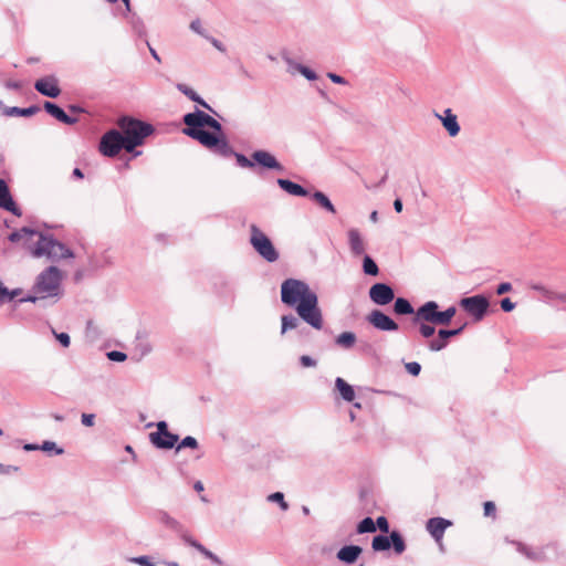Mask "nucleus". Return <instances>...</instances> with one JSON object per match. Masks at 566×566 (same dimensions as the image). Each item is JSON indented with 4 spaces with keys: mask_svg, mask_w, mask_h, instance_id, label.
Listing matches in <instances>:
<instances>
[{
    "mask_svg": "<svg viewBox=\"0 0 566 566\" xmlns=\"http://www.w3.org/2000/svg\"><path fill=\"white\" fill-rule=\"evenodd\" d=\"M281 302L294 307L302 321L319 331L323 328V314L317 294L310 285L297 279H286L281 284Z\"/></svg>",
    "mask_w": 566,
    "mask_h": 566,
    "instance_id": "f257e3e1",
    "label": "nucleus"
},
{
    "mask_svg": "<svg viewBox=\"0 0 566 566\" xmlns=\"http://www.w3.org/2000/svg\"><path fill=\"white\" fill-rule=\"evenodd\" d=\"M184 134L198 140L206 148L228 157L232 154V147L222 133L221 124L207 113L196 109L184 116Z\"/></svg>",
    "mask_w": 566,
    "mask_h": 566,
    "instance_id": "f03ea898",
    "label": "nucleus"
},
{
    "mask_svg": "<svg viewBox=\"0 0 566 566\" xmlns=\"http://www.w3.org/2000/svg\"><path fill=\"white\" fill-rule=\"evenodd\" d=\"M11 242H22L25 249L34 258L45 256L52 262L62 259L73 258L74 254L65 244L55 240L51 235H44L41 232L22 228L9 235Z\"/></svg>",
    "mask_w": 566,
    "mask_h": 566,
    "instance_id": "7ed1b4c3",
    "label": "nucleus"
},
{
    "mask_svg": "<svg viewBox=\"0 0 566 566\" xmlns=\"http://www.w3.org/2000/svg\"><path fill=\"white\" fill-rule=\"evenodd\" d=\"M62 280L63 273L59 268L51 265L44 269L35 279L33 294L21 298L20 302L36 303L44 300L57 302L63 295Z\"/></svg>",
    "mask_w": 566,
    "mask_h": 566,
    "instance_id": "20e7f679",
    "label": "nucleus"
},
{
    "mask_svg": "<svg viewBox=\"0 0 566 566\" xmlns=\"http://www.w3.org/2000/svg\"><path fill=\"white\" fill-rule=\"evenodd\" d=\"M117 125L127 144L126 151L128 153L134 151L136 147L143 145L145 138L154 133V127L150 124L130 116L120 117Z\"/></svg>",
    "mask_w": 566,
    "mask_h": 566,
    "instance_id": "39448f33",
    "label": "nucleus"
},
{
    "mask_svg": "<svg viewBox=\"0 0 566 566\" xmlns=\"http://www.w3.org/2000/svg\"><path fill=\"white\" fill-rule=\"evenodd\" d=\"M158 521L163 525L168 527L169 530L175 531L176 533H178L180 538L186 544H188L191 547H193L195 549H197L201 555H203L206 558L211 560L213 564H216L218 566H222L223 565L222 560L214 553H212L211 551L206 548L201 543H199L197 539H195L189 534V532L184 527V525L178 520L172 517L169 513H167L166 511H159L158 512Z\"/></svg>",
    "mask_w": 566,
    "mask_h": 566,
    "instance_id": "423d86ee",
    "label": "nucleus"
},
{
    "mask_svg": "<svg viewBox=\"0 0 566 566\" xmlns=\"http://www.w3.org/2000/svg\"><path fill=\"white\" fill-rule=\"evenodd\" d=\"M249 242L254 251L266 262L274 263L280 259V253L271 239L254 223L249 227Z\"/></svg>",
    "mask_w": 566,
    "mask_h": 566,
    "instance_id": "0eeeda50",
    "label": "nucleus"
},
{
    "mask_svg": "<svg viewBox=\"0 0 566 566\" xmlns=\"http://www.w3.org/2000/svg\"><path fill=\"white\" fill-rule=\"evenodd\" d=\"M459 305L464 312L472 316L475 322H480L486 315L490 302L484 295L478 294L461 298Z\"/></svg>",
    "mask_w": 566,
    "mask_h": 566,
    "instance_id": "6e6552de",
    "label": "nucleus"
},
{
    "mask_svg": "<svg viewBox=\"0 0 566 566\" xmlns=\"http://www.w3.org/2000/svg\"><path fill=\"white\" fill-rule=\"evenodd\" d=\"M126 147L122 133L116 129L105 133L99 142V151L106 157H115L122 149L126 150Z\"/></svg>",
    "mask_w": 566,
    "mask_h": 566,
    "instance_id": "1a4fd4ad",
    "label": "nucleus"
},
{
    "mask_svg": "<svg viewBox=\"0 0 566 566\" xmlns=\"http://www.w3.org/2000/svg\"><path fill=\"white\" fill-rule=\"evenodd\" d=\"M392 546L396 554L400 555L406 551V544L401 534L392 531L389 536L376 535L373 538L371 547L376 552L387 551Z\"/></svg>",
    "mask_w": 566,
    "mask_h": 566,
    "instance_id": "9d476101",
    "label": "nucleus"
},
{
    "mask_svg": "<svg viewBox=\"0 0 566 566\" xmlns=\"http://www.w3.org/2000/svg\"><path fill=\"white\" fill-rule=\"evenodd\" d=\"M369 298L376 305L385 306L395 300L394 289L387 283H375L368 292Z\"/></svg>",
    "mask_w": 566,
    "mask_h": 566,
    "instance_id": "9b49d317",
    "label": "nucleus"
},
{
    "mask_svg": "<svg viewBox=\"0 0 566 566\" xmlns=\"http://www.w3.org/2000/svg\"><path fill=\"white\" fill-rule=\"evenodd\" d=\"M367 321L375 328L382 332H396L398 331V324L388 315L379 310H374L367 316Z\"/></svg>",
    "mask_w": 566,
    "mask_h": 566,
    "instance_id": "f8f14e48",
    "label": "nucleus"
},
{
    "mask_svg": "<svg viewBox=\"0 0 566 566\" xmlns=\"http://www.w3.org/2000/svg\"><path fill=\"white\" fill-rule=\"evenodd\" d=\"M34 88L42 95L55 98L61 94L59 80L54 75H48L34 83Z\"/></svg>",
    "mask_w": 566,
    "mask_h": 566,
    "instance_id": "ddd939ff",
    "label": "nucleus"
},
{
    "mask_svg": "<svg viewBox=\"0 0 566 566\" xmlns=\"http://www.w3.org/2000/svg\"><path fill=\"white\" fill-rule=\"evenodd\" d=\"M452 525V522L443 517H431L426 523V530L431 537L440 544L444 532Z\"/></svg>",
    "mask_w": 566,
    "mask_h": 566,
    "instance_id": "4468645a",
    "label": "nucleus"
},
{
    "mask_svg": "<svg viewBox=\"0 0 566 566\" xmlns=\"http://www.w3.org/2000/svg\"><path fill=\"white\" fill-rule=\"evenodd\" d=\"M251 158L254 160V165L258 164L263 168L283 171L284 167L279 163L274 155L266 150H255L252 153Z\"/></svg>",
    "mask_w": 566,
    "mask_h": 566,
    "instance_id": "2eb2a0df",
    "label": "nucleus"
},
{
    "mask_svg": "<svg viewBox=\"0 0 566 566\" xmlns=\"http://www.w3.org/2000/svg\"><path fill=\"white\" fill-rule=\"evenodd\" d=\"M438 307H439V305L434 301H429V302L424 303L416 312V316L413 317V323H419L420 321H424L427 323L434 324L437 314L439 312Z\"/></svg>",
    "mask_w": 566,
    "mask_h": 566,
    "instance_id": "dca6fc26",
    "label": "nucleus"
},
{
    "mask_svg": "<svg viewBox=\"0 0 566 566\" xmlns=\"http://www.w3.org/2000/svg\"><path fill=\"white\" fill-rule=\"evenodd\" d=\"M348 244L350 252L354 256H359L365 253L366 244L358 229L352 228L347 232Z\"/></svg>",
    "mask_w": 566,
    "mask_h": 566,
    "instance_id": "f3484780",
    "label": "nucleus"
},
{
    "mask_svg": "<svg viewBox=\"0 0 566 566\" xmlns=\"http://www.w3.org/2000/svg\"><path fill=\"white\" fill-rule=\"evenodd\" d=\"M0 208L10 211L15 216L21 214L10 195L9 187L3 179H0Z\"/></svg>",
    "mask_w": 566,
    "mask_h": 566,
    "instance_id": "a211bd4d",
    "label": "nucleus"
},
{
    "mask_svg": "<svg viewBox=\"0 0 566 566\" xmlns=\"http://www.w3.org/2000/svg\"><path fill=\"white\" fill-rule=\"evenodd\" d=\"M0 111L2 114L8 117L12 116H23L30 117L40 112V107L38 105H32L25 108L17 107V106H6L2 102H0Z\"/></svg>",
    "mask_w": 566,
    "mask_h": 566,
    "instance_id": "6ab92c4d",
    "label": "nucleus"
},
{
    "mask_svg": "<svg viewBox=\"0 0 566 566\" xmlns=\"http://www.w3.org/2000/svg\"><path fill=\"white\" fill-rule=\"evenodd\" d=\"M43 108L59 122L73 125L77 122V118L69 116L59 105L52 102H44Z\"/></svg>",
    "mask_w": 566,
    "mask_h": 566,
    "instance_id": "aec40b11",
    "label": "nucleus"
},
{
    "mask_svg": "<svg viewBox=\"0 0 566 566\" xmlns=\"http://www.w3.org/2000/svg\"><path fill=\"white\" fill-rule=\"evenodd\" d=\"M443 114V116L439 114H436V116L442 122L443 127L447 129L451 137L457 136L460 133V125L458 123L457 116L450 108H447Z\"/></svg>",
    "mask_w": 566,
    "mask_h": 566,
    "instance_id": "412c9836",
    "label": "nucleus"
},
{
    "mask_svg": "<svg viewBox=\"0 0 566 566\" xmlns=\"http://www.w3.org/2000/svg\"><path fill=\"white\" fill-rule=\"evenodd\" d=\"M361 547L357 545H348L342 547L337 553V558L346 564H353L361 554Z\"/></svg>",
    "mask_w": 566,
    "mask_h": 566,
    "instance_id": "4be33fe9",
    "label": "nucleus"
},
{
    "mask_svg": "<svg viewBox=\"0 0 566 566\" xmlns=\"http://www.w3.org/2000/svg\"><path fill=\"white\" fill-rule=\"evenodd\" d=\"M276 182L281 189H283L284 191H286L287 193H290L292 196L305 197L308 195L307 190L304 187H302L301 185L295 184L289 179L280 178V179H277Z\"/></svg>",
    "mask_w": 566,
    "mask_h": 566,
    "instance_id": "5701e85b",
    "label": "nucleus"
},
{
    "mask_svg": "<svg viewBox=\"0 0 566 566\" xmlns=\"http://www.w3.org/2000/svg\"><path fill=\"white\" fill-rule=\"evenodd\" d=\"M179 437L170 431L163 433V436H159V441L151 440V444L155 446L157 449H172L175 444L177 443Z\"/></svg>",
    "mask_w": 566,
    "mask_h": 566,
    "instance_id": "b1692460",
    "label": "nucleus"
},
{
    "mask_svg": "<svg viewBox=\"0 0 566 566\" xmlns=\"http://www.w3.org/2000/svg\"><path fill=\"white\" fill-rule=\"evenodd\" d=\"M335 387L345 401L350 402L355 399L354 388L349 384H347L343 378H336Z\"/></svg>",
    "mask_w": 566,
    "mask_h": 566,
    "instance_id": "393cba45",
    "label": "nucleus"
},
{
    "mask_svg": "<svg viewBox=\"0 0 566 566\" xmlns=\"http://www.w3.org/2000/svg\"><path fill=\"white\" fill-rule=\"evenodd\" d=\"M300 316L293 314L283 315L281 317V335L286 334L289 331L296 329L300 326Z\"/></svg>",
    "mask_w": 566,
    "mask_h": 566,
    "instance_id": "a878e982",
    "label": "nucleus"
},
{
    "mask_svg": "<svg viewBox=\"0 0 566 566\" xmlns=\"http://www.w3.org/2000/svg\"><path fill=\"white\" fill-rule=\"evenodd\" d=\"M394 312L397 315H410L413 314L415 310L407 298L398 297L394 303Z\"/></svg>",
    "mask_w": 566,
    "mask_h": 566,
    "instance_id": "bb28decb",
    "label": "nucleus"
},
{
    "mask_svg": "<svg viewBox=\"0 0 566 566\" xmlns=\"http://www.w3.org/2000/svg\"><path fill=\"white\" fill-rule=\"evenodd\" d=\"M356 343V335L353 332H343L335 338V344L342 348L349 349Z\"/></svg>",
    "mask_w": 566,
    "mask_h": 566,
    "instance_id": "cd10ccee",
    "label": "nucleus"
},
{
    "mask_svg": "<svg viewBox=\"0 0 566 566\" xmlns=\"http://www.w3.org/2000/svg\"><path fill=\"white\" fill-rule=\"evenodd\" d=\"M312 199L317 205H319L322 208L326 209L328 212H331V213H335L336 212V209H335L334 205L332 203V201L328 199V197L324 192L315 191L312 195Z\"/></svg>",
    "mask_w": 566,
    "mask_h": 566,
    "instance_id": "c85d7f7f",
    "label": "nucleus"
},
{
    "mask_svg": "<svg viewBox=\"0 0 566 566\" xmlns=\"http://www.w3.org/2000/svg\"><path fill=\"white\" fill-rule=\"evenodd\" d=\"M127 19H128V23L130 24V27L135 33H137L139 36L145 35L146 28H145L143 19L138 14H136V13L127 14Z\"/></svg>",
    "mask_w": 566,
    "mask_h": 566,
    "instance_id": "c756f323",
    "label": "nucleus"
},
{
    "mask_svg": "<svg viewBox=\"0 0 566 566\" xmlns=\"http://www.w3.org/2000/svg\"><path fill=\"white\" fill-rule=\"evenodd\" d=\"M516 546H517V551L521 554L525 555L531 560L537 562V560H542L544 557L543 551H541V549L534 551L531 547H528L522 543H517Z\"/></svg>",
    "mask_w": 566,
    "mask_h": 566,
    "instance_id": "7c9ffc66",
    "label": "nucleus"
},
{
    "mask_svg": "<svg viewBox=\"0 0 566 566\" xmlns=\"http://www.w3.org/2000/svg\"><path fill=\"white\" fill-rule=\"evenodd\" d=\"M457 310L454 306L448 307L446 311L438 312L434 324L448 325L452 317L455 315Z\"/></svg>",
    "mask_w": 566,
    "mask_h": 566,
    "instance_id": "2f4dec72",
    "label": "nucleus"
},
{
    "mask_svg": "<svg viewBox=\"0 0 566 566\" xmlns=\"http://www.w3.org/2000/svg\"><path fill=\"white\" fill-rule=\"evenodd\" d=\"M363 271L366 275L376 276L379 273L378 265L371 256L365 255L363 259Z\"/></svg>",
    "mask_w": 566,
    "mask_h": 566,
    "instance_id": "473e14b6",
    "label": "nucleus"
},
{
    "mask_svg": "<svg viewBox=\"0 0 566 566\" xmlns=\"http://www.w3.org/2000/svg\"><path fill=\"white\" fill-rule=\"evenodd\" d=\"M376 531V524L371 517H365L357 525V533H374Z\"/></svg>",
    "mask_w": 566,
    "mask_h": 566,
    "instance_id": "72a5a7b5",
    "label": "nucleus"
},
{
    "mask_svg": "<svg viewBox=\"0 0 566 566\" xmlns=\"http://www.w3.org/2000/svg\"><path fill=\"white\" fill-rule=\"evenodd\" d=\"M40 450L41 451H44V452H54L56 455H61L64 453V450L60 447H57V444L54 442V441H43L42 444H40Z\"/></svg>",
    "mask_w": 566,
    "mask_h": 566,
    "instance_id": "f704fd0d",
    "label": "nucleus"
},
{
    "mask_svg": "<svg viewBox=\"0 0 566 566\" xmlns=\"http://www.w3.org/2000/svg\"><path fill=\"white\" fill-rule=\"evenodd\" d=\"M235 157L237 164L242 168H253L254 160L249 159L247 156L240 153H235L232 150V154Z\"/></svg>",
    "mask_w": 566,
    "mask_h": 566,
    "instance_id": "c9c22d12",
    "label": "nucleus"
},
{
    "mask_svg": "<svg viewBox=\"0 0 566 566\" xmlns=\"http://www.w3.org/2000/svg\"><path fill=\"white\" fill-rule=\"evenodd\" d=\"M156 428H157V431L149 433V441H151V440L159 441V436H163V433H166L169 431L168 424L166 421H158L156 423Z\"/></svg>",
    "mask_w": 566,
    "mask_h": 566,
    "instance_id": "e433bc0d",
    "label": "nucleus"
},
{
    "mask_svg": "<svg viewBox=\"0 0 566 566\" xmlns=\"http://www.w3.org/2000/svg\"><path fill=\"white\" fill-rule=\"evenodd\" d=\"M528 287L535 292H538L543 296L544 301H547L551 289L538 282H530Z\"/></svg>",
    "mask_w": 566,
    "mask_h": 566,
    "instance_id": "4c0bfd02",
    "label": "nucleus"
},
{
    "mask_svg": "<svg viewBox=\"0 0 566 566\" xmlns=\"http://www.w3.org/2000/svg\"><path fill=\"white\" fill-rule=\"evenodd\" d=\"M198 441L196 438L191 437V436H187L185 437L180 442L179 444L177 446V451H179L180 449H184V448H190V449H197L198 448Z\"/></svg>",
    "mask_w": 566,
    "mask_h": 566,
    "instance_id": "58836bf2",
    "label": "nucleus"
},
{
    "mask_svg": "<svg viewBox=\"0 0 566 566\" xmlns=\"http://www.w3.org/2000/svg\"><path fill=\"white\" fill-rule=\"evenodd\" d=\"M447 345L448 343L438 335V337L430 340L427 346L431 352H440L446 348Z\"/></svg>",
    "mask_w": 566,
    "mask_h": 566,
    "instance_id": "ea45409f",
    "label": "nucleus"
},
{
    "mask_svg": "<svg viewBox=\"0 0 566 566\" xmlns=\"http://www.w3.org/2000/svg\"><path fill=\"white\" fill-rule=\"evenodd\" d=\"M268 500L270 502H275V503H279L280 504V507L283 510V511H286L289 509V504L285 502L284 500V495L283 493L281 492H275V493H272L268 496Z\"/></svg>",
    "mask_w": 566,
    "mask_h": 566,
    "instance_id": "a19ab883",
    "label": "nucleus"
},
{
    "mask_svg": "<svg viewBox=\"0 0 566 566\" xmlns=\"http://www.w3.org/2000/svg\"><path fill=\"white\" fill-rule=\"evenodd\" d=\"M464 325L455 329H439L438 334L440 338H443L447 343L450 337L457 336L462 333Z\"/></svg>",
    "mask_w": 566,
    "mask_h": 566,
    "instance_id": "79ce46f5",
    "label": "nucleus"
},
{
    "mask_svg": "<svg viewBox=\"0 0 566 566\" xmlns=\"http://www.w3.org/2000/svg\"><path fill=\"white\" fill-rule=\"evenodd\" d=\"M419 332H420L422 337L430 338L431 336L434 335L436 328L431 324L420 323L419 324Z\"/></svg>",
    "mask_w": 566,
    "mask_h": 566,
    "instance_id": "37998d69",
    "label": "nucleus"
},
{
    "mask_svg": "<svg viewBox=\"0 0 566 566\" xmlns=\"http://www.w3.org/2000/svg\"><path fill=\"white\" fill-rule=\"evenodd\" d=\"M190 29L193 32H196L197 34L203 36L205 39L208 38V33H207L206 29L202 27V23L199 19L191 21Z\"/></svg>",
    "mask_w": 566,
    "mask_h": 566,
    "instance_id": "c03bdc74",
    "label": "nucleus"
},
{
    "mask_svg": "<svg viewBox=\"0 0 566 566\" xmlns=\"http://www.w3.org/2000/svg\"><path fill=\"white\" fill-rule=\"evenodd\" d=\"M283 60L287 64V72L291 74H294L295 72L300 73V70H301L300 67H303L302 64L295 62L290 56H284Z\"/></svg>",
    "mask_w": 566,
    "mask_h": 566,
    "instance_id": "a18cd8bd",
    "label": "nucleus"
},
{
    "mask_svg": "<svg viewBox=\"0 0 566 566\" xmlns=\"http://www.w3.org/2000/svg\"><path fill=\"white\" fill-rule=\"evenodd\" d=\"M52 333L63 347L67 348L70 346L71 338L67 333H57L54 329H52Z\"/></svg>",
    "mask_w": 566,
    "mask_h": 566,
    "instance_id": "49530a36",
    "label": "nucleus"
},
{
    "mask_svg": "<svg viewBox=\"0 0 566 566\" xmlns=\"http://www.w3.org/2000/svg\"><path fill=\"white\" fill-rule=\"evenodd\" d=\"M176 87L179 92H181L184 95H186L189 99H192L197 95V92H195L191 87H189L186 84L178 83L176 85Z\"/></svg>",
    "mask_w": 566,
    "mask_h": 566,
    "instance_id": "de8ad7c7",
    "label": "nucleus"
},
{
    "mask_svg": "<svg viewBox=\"0 0 566 566\" xmlns=\"http://www.w3.org/2000/svg\"><path fill=\"white\" fill-rule=\"evenodd\" d=\"M107 358L112 361H118V363H122L124 360H126L127 356L125 353L123 352H118V350H112V352H108L106 354Z\"/></svg>",
    "mask_w": 566,
    "mask_h": 566,
    "instance_id": "09e8293b",
    "label": "nucleus"
},
{
    "mask_svg": "<svg viewBox=\"0 0 566 566\" xmlns=\"http://www.w3.org/2000/svg\"><path fill=\"white\" fill-rule=\"evenodd\" d=\"M406 370L412 376H418L421 371V366L417 361H410L405 365Z\"/></svg>",
    "mask_w": 566,
    "mask_h": 566,
    "instance_id": "8fccbe9b",
    "label": "nucleus"
},
{
    "mask_svg": "<svg viewBox=\"0 0 566 566\" xmlns=\"http://www.w3.org/2000/svg\"><path fill=\"white\" fill-rule=\"evenodd\" d=\"M553 301L566 302V292H556L551 290L546 302Z\"/></svg>",
    "mask_w": 566,
    "mask_h": 566,
    "instance_id": "3c124183",
    "label": "nucleus"
},
{
    "mask_svg": "<svg viewBox=\"0 0 566 566\" xmlns=\"http://www.w3.org/2000/svg\"><path fill=\"white\" fill-rule=\"evenodd\" d=\"M300 364L302 365V367L310 368V367H316L317 361H316V359L312 358L308 355H302L300 357Z\"/></svg>",
    "mask_w": 566,
    "mask_h": 566,
    "instance_id": "603ef678",
    "label": "nucleus"
},
{
    "mask_svg": "<svg viewBox=\"0 0 566 566\" xmlns=\"http://www.w3.org/2000/svg\"><path fill=\"white\" fill-rule=\"evenodd\" d=\"M375 524L382 533L389 532V523L385 516L377 517Z\"/></svg>",
    "mask_w": 566,
    "mask_h": 566,
    "instance_id": "864d4df0",
    "label": "nucleus"
},
{
    "mask_svg": "<svg viewBox=\"0 0 566 566\" xmlns=\"http://www.w3.org/2000/svg\"><path fill=\"white\" fill-rule=\"evenodd\" d=\"M551 211L556 218H559L563 214H566V205L565 207H562L558 202H553Z\"/></svg>",
    "mask_w": 566,
    "mask_h": 566,
    "instance_id": "5fc2aeb1",
    "label": "nucleus"
},
{
    "mask_svg": "<svg viewBox=\"0 0 566 566\" xmlns=\"http://www.w3.org/2000/svg\"><path fill=\"white\" fill-rule=\"evenodd\" d=\"M81 422L85 427H93L95 423V415L93 413H82Z\"/></svg>",
    "mask_w": 566,
    "mask_h": 566,
    "instance_id": "6e6d98bb",
    "label": "nucleus"
},
{
    "mask_svg": "<svg viewBox=\"0 0 566 566\" xmlns=\"http://www.w3.org/2000/svg\"><path fill=\"white\" fill-rule=\"evenodd\" d=\"M300 73L308 81H315L317 78L316 73L307 66L300 67Z\"/></svg>",
    "mask_w": 566,
    "mask_h": 566,
    "instance_id": "4d7b16f0",
    "label": "nucleus"
},
{
    "mask_svg": "<svg viewBox=\"0 0 566 566\" xmlns=\"http://www.w3.org/2000/svg\"><path fill=\"white\" fill-rule=\"evenodd\" d=\"M501 308L504 312H512L515 308V303H513L509 297L501 300Z\"/></svg>",
    "mask_w": 566,
    "mask_h": 566,
    "instance_id": "13d9d810",
    "label": "nucleus"
},
{
    "mask_svg": "<svg viewBox=\"0 0 566 566\" xmlns=\"http://www.w3.org/2000/svg\"><path fill=\"white\" fill-rule=\"evenodd\" d=\"M512 290V284L510 282H503L497 285L496 287V294L503 295Z\"/></svg>",
    "mask_w": 566,
    "mask_h": 566,
    "instance_id": "bf43d9fd",
    "label": "nucleus"
},
{
    "mask_svg": "<svg viewBox=\"0 0 566 566\" xmlns=\"http://www.w3.org/2000/svg\"><path fill=\"white\" fill-rule=\"evenodd\" d=\"M483 507H484V515L485 516H492V515L495 514L496 507H495V504L493 502H491V501L485 502Z\"/></svg>",
    "mask_w": 566,
    "mask_h": 566,
    "instance_id": "052dcab7",
    "label": "nucleus"
},
{
    "mask_svg": "<svg viewBox=\"0 0 566 566\" xmlns=\"http://www.w3.org/2000/svg\"><path fill=\"white\" fill-rule=\"evenodd\" d=\"M327 77H328L333 83H335V84H340V85H345V84H347V81H346L343 76H340V75H338V74H335V73H328V74H327Z\"/></svg>",
    "mask_w": 566,
    "mask_h": 566,
    "instance_id": "680f3d73",
    "label": "nucleus"
},
{
    "mask_svg": "<svg viewBox=\"0 0 566 566\" xmlns=\"http://www.w3.org/2000/svg\"><path fill=\"white\" fill-rule=\"evenodd\" d=\"M207 40L210 41V43L220 52H226V46L219 41L217 40L216 38H212V36H209L206 38Z\"/></svg>",
    "mask_w": 566,
    "mask_h": 566,
    "instance_id": "e2e57ef3",
    "label": "nucleus"
},
{
    "mask_svg": "<svg viewBox=\"0 0 566 566\" xmlns=\"http://www.w3.org/2000/svg\"><path fill=\"white\" fill-rule=\"evenodd\" d=\"M191 101L198 103L200 106H202L209 111H212L210 105L205 99H202L198 94Z\"/></svg>",
    "mask_w": 566,
    "mask_h": 566,
    "instance_id": "0e129e2a",
    "label": "nucleus"
},
{
    "mask_svg": "<svg viewBox=\"0 0 566 566\" xmlns=\"http://www.w3.org/2000/svg\"><path fill=\"white\" fill-rule=\"evenodd\" d=\"M7 295H9V290L0 281V302H4L7 300Z\"/></svg>",
    "mask_w": 566,
    "mask_h": 566,
    "instance_id": "69168bd1",
    "label": "nucleus"
},
{
    "mask_svg": "<svg viewBox=\"0 0 566 566\" xmlns=\"http://www.w3.org/2000/svg\"><path fill=\"white\" fill-rule=\"evenodd\" d=\"M21 83L18 82V81H8L6 82V87L9 88V90H20L21 88Z\"/></svg>",
    "mask_w": 566,
    "mask_h": 566,
    "instance_id": "338daca9",
    "label": "nucleus"
},
{
    "mask_svg": "<svg viewBox=\"0 0 566 566\" xmlns=\"http://www.w3.org/2000/svg\"><path fill=\"white\" fill-rule=\"evenodd\" d=\"M402 201L400 198H397L395 201H394V209L396 210V212L400 213L402 211Z\"/></svg>",
    "mask_w": 566,
    "mask_h": 566,
    "instance_id": "774afa93",
    "label": "nucleus"
}]
</instances>
